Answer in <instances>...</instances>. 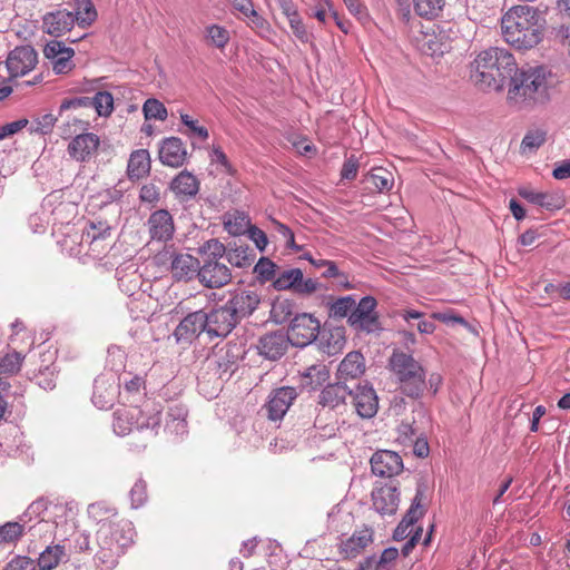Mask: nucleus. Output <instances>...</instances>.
<instances>
[{
    "mask_svg": "<svg viewBox=\"0 0 570 570\" xmlns=\"http://www.w3.org/2000/svg\"><path fill=\"white\" fill-rule=\"evenodd\" d=\"M543 23L538 9L528 4L514 6L501 19L502 37L515 49L529 50L542 40Z\"/></svg>",
    "mask_w": 570,
    "mask_h": 570,
    "instance_id": "obj_1",
    "label": "nucleus"
},
{
    "mask_svg": "<svg viewBox=\"0 0 570 570\" xmlns=\"http://www.w3.org/2000/svg\"><path fill=\"white\" fill-rule=\"evenodd\" d=\"M508 83V100L515 105L543 104L554 85L552 72L544 66H527L511 72Z\"/></svg>",
    "mask_w": 570,
    "mask_h": 570,
    "instance_id": "obj_2",
    "label": "nucleus"
},
{
    "mask_svg": "<svg viewBox=\"0 0 570 570\" xmlns=\"http://www.w3.org/2000/svg\"><path fill=\"white\" fill-rule=\"evenodd\" d=\"M515 70L512 53L498 47L481 51L471 62V80L481 89L500 90Z\"/></svg>",
    "mask_w": 570,
    "mask_h": 570,
    "instance_id": "obj_3",
    "label": "nucleus"
},
{
    "mask_svg": "<svg viewBox=\"0 0 570 570\" xmlns=\"http://www.w3.org/2000/svg\"><path fill=\"white\" fill-rule=\"evenodd\" d=\"M135 529L126 519L102 523L96 532L98 551L95 556L97 570H112L128 547L134 542Z\"/></svg>",
    "mask_w": 570,
    "mask_h": 570,
    "instance_id": "obj_4",
    "label": "nucleus"
},
{
    "mask_svg": "<svg viewBox=\"0 0 570 570\" xmlns=\"http://www.w3.org/2000/svg\"><path fill=\"white\" fill-rule=\"evenodd\" d=\"M161 423V407L147 400L141 406L121 407L114 412L112 428L117 435H127L134 429L150 430L158 434Z\"/></svg>",
    "mask_w": 570,
    "mask_h": 570,
    "instance_id": "obj_5",
    "label": "nucleus"
},
{
    "mask_svg": "<svg viewBox=\"0 0 570 570\" xmlns=\"http://www.w3.org/2000/svg\"><path fill=\"white\" fill-rule=\"evenodd\" d=\"M390 366L397 377L402 394L414 400L422 397L426 389V373L412 355L393 352L390 357Z\"/></svg>",
    "mask_w": 570,
    "mask_h": 570,
    "instance_id": "obj_6",
    "label": "nucleus"
},
{
    "mask_svg": "<svg viewBox=\"0 0 570 570\" xmlns=\"http://www.w3.org/2000/svg\"><path fill=\"white\" fill-rule=\"evenodd\" d=\"M238 305V297H234L224 306L214 308L209 313L205 312L206 334L210 340L226 337L232 332L239 320Z\"/></svg>",
    "mask_w": 570,
    "mask_h": 570,
    "instance_id": "obj_7",
    "label": "nucleus"
},
{
    "mask_svg": "<svg viewBox=\"0 0 570 570\" xmlns=\"http://www.w3.org/2000/svg\"><path fill=\"white\" fill-rule=\"evenodd\" d=\"M377 301L374 296H364L350 313L347 323L356 332L373 334L381 332L382 325L376 312Z\"/></svg>",
    "mask_w": 570,
    "mask_h": 570,
    "instance_id": "obj_8",
    "label": "nucleus"
},
{
    "mask_svg": "<svg viewBox=\"0 0 570 570\" xmlns=\"http://www.w3.org/2000/svg\"><path fill=\"white\" fill-rule=\"evenodd\" d=\"M428 503L429 485L424 480H420L411 507L393 532L394 540L401 541L410 535V528L425 514Z\"/></svg>",
    "mask_w": 570,
    "mask_h": 570,
    "instance_id": "obj_9",
    "label": "nucleus"
},
{
    "mask_svg": "<svg viewBox=\"0 0 570 570\" xmlns=\"http://www.w3.org/2000/svg\"><path fill=\"white\" fill-rule=\"evenodd\" d=\"M320 327V321L312 314L301 313L291 320L286 334L293 346L305 347L317 338Z\"/></svg>",
    "mask_w": 570,
    "mask_h": 570,
    "instance_id": "obj_10",
    "label": "nucleus"
},
{
    "mask_svg": "<svg viewBox=\"0 0 570 570\" xmlns=\"http://www.w3.org/2000/svg\"><path fill=\"white\" fill-rule=\"evenodd\" d=\"M272 285L276 291H293L298 295H311L320 287L316 279H304L301 268H289L281 272Z\"/></svg>",
    "mask_w": 570,
    "mask_h": 570,
    "instance_id": "obj_11",
    "label": "nucleus"
},
{
    "mask_svg": "<svg viewBox=\"0 0 570 570\" xmlns=\"http://www.w3.org/2000/svg\"><path fill=\"white\" fill-rule=\"evenodd\" d=\"M296 396V390L292 386H283L274 390L271 393L267 403L257 413V416H266L273 422L282 420Z\"/></svg>",
    "mask_w": 570,
    "mask_h": 570,
    "instance_id": "obj_12",
    "label": "nucleus"
},
{
    "mask_svg": "<svg viewBox=\"0 0 570 570\" xmlns=\"http://www.w3.org/2000/svg\"><path fill=\"white\" fill-rule=\"evenodd\" d=\"M206 321L203 309L188 313L173 333L176 343L184 346L190 345L202 333H206Z\"/></svg>",
    "mask_w": 570,
    "mask_h": 570,
    "instance_id": "obj_13",
    "label": "nucleus"
},
{
    "mask_svg": "<svg viewBox=\"0 0 570 570\" xmlns=\"http://www.w3.org/2000/svg\"><path fill=\"white\" fill-rule=\"evenodd\" d=\"M230 277L229 268L219 258L205 256L203 265L199 264L198 279L205 287H223L230 281Z\"/></svg>",
    "mask_w": 570,
    "mask_h": 570,
    "instance_id": "obj_14",
    "label": "nucleus"
},
{
    "mask_svg": "<svg viewBox=\"0 0 570 570\" xmlns=\"http://www.w3.org/2000/svg\"><path fill=\"white\" fill-rule=\"evenodd\" d=\"M119 379L114 373H102L94 382L92 403L101 410L110 409L119 394Z\"/></svg>",
    "mask_w": 570,
    "mask_h": 570,
    "instance_id": "obj_15",
    "label": "nucleus"
},
{
    "mask_svg": "<svg viewBox=\"0 0 570 570\" xmlns=\"http://www.w3.org/2000/svg\"><path fill=\"white\" fill-rule=\"evenodd\" d=\"M90 108L99 116L107 117L114 110V97L108 91H98L94 97H76L65 99L60 105V114L69 109Z\"/></svg>",
    "mask_w": 570,
    "mask_h": 570,
    "instance_id": "obj_16",
    "label": "nucleus"
},
{
    "mask_svg": "<svg viewBox=\"0 0 570 570\" xmlns=\"http://www.w3.org/2000/svg\"><path fill=\"white\" fill-rule=\"evenodd\" d=\"M38 62V55L31 46H19L7 57L6 66L11 78L29 73Z\"/></svg>",
    "mask_w": 570,
    "mask_h": 570,
    "instance_id": "obj_17",
    "label": "nucleus"
},
{
    "mask_svg": "<svg viewBox=\"0 0 570 570\" xmlns=\"http://www.w3.org/2000/svg\"><path fill=\"white\" fill-rule=\"evenodd\" d=\"M357 415L362 419H372L379 410V397L375 390L368 383L356 384L350 395Z\"/></svg>",
    "mask_w": 570,
    "mask_h": 570,
    "instance_id": "obj_18",
    "label": "nucleus"
},
{
    "mask_svg": "<svg viewBox=\"0 0 570 570\" xmlns=\"http://www.w3.org/2000/svg\"><path fill=\"white\" fill-rule=\"evenodd\" d=\"M291 338L286 332L277 330L263 335L255 345L258 354L266 360H279L288 350Z\"/></svg>",
    "mask_w": 570,
    "mask_h": 570,
    "instance_id": "obj_19",
    "label": "nucleus"
},
{
    "mask_svg": "<svg viewBox=\"0 0 570 570\" xmlns=\"http://www.w3.org/2000/svg\"><path fill=\"white\" fill-rule=\"evenodd\" d=\"M373 528L364 524L356 529L350 538L341 541L338 552L343 559H354L373 542Z\"/></svg>",
    "mask_w": 570,
    "mask_h": 570,
    "instance_id": "obj_20",
    "label": "nucleus"
},
{
    "mask_svg": "<svg viewBox=\"0 0 570 570\" xmlns=\"http://www.w3.org/2000/svg\"><path fill=\"white\" fill-rule=\"evenodd\" d=\"M370 462L373 474L381 478H392L403 470V461L394 451H377Z\"/></svg>",
    "mask_w": 570,
    "mask_h": 570,
    "instance_id": "obj_21",
    "label": "nucleus"
},
{
    "mask_svg": "<svg viewBox=\"0 0 570 570\" xmlns=\"http://www.w3.org/2000/svg\"><path fill=\"white\" fill-rule=\"evenodd\" d=\"M147 226L153 240L168 242L174 236V219L167 209H158L151 213Z\"/></svg>",
    "mask_w": 570,
    "mask_h": 570,
    "instance_id": "obj_22",
    "label": "nucleus"
},
{
    "mask_svg": "<svg viewBox=\"0 0 570 570\" xmlns=\"http://www.w3.org/2000/svg\"><path fill=\"white\" fill-rule=\"evenodd\" d=\"M373 508L381 515H392L400 504V491L393 484H385L372 492Z\"/></svg>",
    "mask_w": 570,
    "mask_h": 570,
    "instance_id": "obj_23",
    "label": "nucleus"
},
{
    "mask_svg": "<svg viewBox=\"0 0 570 570\" xmlns=\"http://www.w3.org/2000/svg\"><path fill=\"white\" fill-rule=\"evenodd\" d=\"M352 387H350L345 382L338 380L337 382L330 383L322 389L318 394V404L331 410L338 409L342 405H346V401L350 399Z\"/></svg>",
    "mask_w": 570,
    "mask_h": 570,
    "instance_id": "obj_24",
    "label": "nucleus"
},
{
    "mask_svg": "<svg viewBox=\"0 0 570 570\" xmlns=\"http://www.w3.org/2000/svg\"><path fill=\"white\" fill-rule=\"evenodd\" d=\"M519 195L529 203L549 212L559 210L566 205V198L562 191L541 193L522 188L519 190Z\"/></svg>",
    "mask_w": 570,
    "mask_h": 570,
    "instance_id": "obj_25",
    "label": "nucleus"
},
{
    "mask_svg": "<svg viewBox=\"0 0 570 570\" xmlns=\"http://www.w3.org/2000/svg\"><path fill=\"white\" fill-rule=\"evenodd\" d=\"M170 257V272L176 281L187 282L198 277L199 261L196 257L184 253H173Z\"/></svg>",
    "mask_w": 570,
    "mask_h": 570,
    "instance_id": "obj_26",
    "label": "nucleus"
},
{
    "mask_svg": "<svg viewBox=\"0 0 570 570\" xmlns=\"http://www.w3.org/2000/svg\"><path fill=\"white\" fill-rule=\"evenodd\" d=\"M75 22L72 11L57 10L43 17L42 28L50 36L61 37L72 29Z\"/></svg>",
    "mask_w": 570,
    "mask_h": 570,
    "instance_id": "obj_27",
    "label": "nucleus"
},
{
    "mask_svg": "<svg viewBox=\"0 0 570 570\" xmlns=\"http://www.w3.org/2000/svg\"><path fill=\"white\" fill-rule=\"evenodd\" d=\"M170 190L179 202L191 200L199 191V180L189 171H180L171 180Z\"/></svg>",
    "mask_w": 570,
    "mask_h": 570,
    "instance_id": "obj_28",
    "label": "nucleus"
},
{
    "mask_svg": "<svg viewBox=\"0 0 570 570\" xmlns=\"http://www.w3.org/2000/svg\"><path fill=\"white\" fill-rule=\"evenodd\" d=\"M88 126V121L75 117L60 127V136L63 140H71V142H100L97 135L86 132Z\"/></svg>",
    "mask_w": 570,
    "mask_h": 570,
    "instance_id": "obj_29",
    "label": "nucleus"
},
{
    "mask_svg": "<svg viewBox=\"0 0 570 570\" xmlns=\"http://www.w3.org/2000/svg\"><path fill=\"white\" fill-rule=\"evenodd\" d=\"M365 372V358L361 352L353 351L345 355L337 368V380L343 382L356 380Z\"/></svg>",
    "mask_w": 570,
    "mask_h": 570,
    "instance_id": "obj_30",
    "label": "nucleus"
},
{
    "mask_svg": "<svg viewBox=\"0 0 570 570\" xmlns=\"http://www.w3.org/2000/svg\"><path fill=\"white\" fill-rule=\"evenodd\" d=\"M66 508L61 504H49L45 499H38L33 501L20 517V520L28 527L32 519L56 518L60 513H63Z\"/></svg>",
    "mask_w": 570,
    "mask_h": 570,
    "instance_id": "obj_31",
    "label": "nucleus"
},
{
    "mask_svg": "<svg viewBox=\"0 0 570 570\" xmlns=\"http://www.w3.org/2000/svg\"><path fill=\"white\" fill-rule=\"evenodd\" d=\"M187 409L184 405L169 406L166 414L165 432L175 436L187 434Z\"/></svg>",
    "mask_w": 570,
    "mask_h": 570,
    "instance_id": "obj_32",
    "label": "nucleus"
},
{
    "mask_svg": "<svg viewBox=\"0 0 570 570\" xmlns=\"http://www.w3.org/2000/svg\"><path fill=\"white\" fill-rule=\"evenodd\" d=\"M150 171V156L148 150L139 149L132 151L127 166L128 177L134 179H140L147 176Z\"/></svg>",
    "mask_w": 570,
    "mask_h": 570,
    "instance_id": "obj_33",
    "label": "nucleus"
},
{
    "mask_svg": "<svg viewBox=\"0 0 570 570\" xmlns=\"http://www.w3.org/2000/svg\"><path fill=\"white\" fill-rule=\"evenodd\" d=\"M224 228L232 236H246L249 234V217L239 210L225 213L223 217Z\"/></svg>",
    "mask_w": 570,
    "mask_h": 570,
    "instance_id": "obj_34",
    "label": "nucleus"
},
{
    "mask_svg": "<svg viewBox=\"0 0 570 570\" xmlns=\"http://www.w3.org/2000/svg\"><path fill=\"white\" fill-rule=\"evenodd\" d=\"M67 559L66 549L61 544L47 546L37 559L39 570H52Z\"/></svg>",
    "mask_w": 570,
    "mask_h": 570,
    "instance_id": "obj_35",
    "label": "nucleus"
},
{
    "mask_svg": "<svg viewBox=\"0 0 570 570\" xmlns=\"http://www.w3.org/2000/svg\"><path fill=\"white\" fill-rule=\"evenodd\" d=\"M189 156L184 145H160L159 159L169 167L183 166Z\"/></svg>",
    "mask_w": 570,
    "mask_h": 570,
    "instance_id": "obj_36",
    "label": "nucleus"
},
{
    "mask_svg": "<svg viewBox=\"0 0 570 570\" xmlns=\"http://www.w3.org/2000/svg\"><path fill=\"white\" fill-rule=\"evenodd\" d=\"M353 524V515L340 504L333 507L327 513V529L336 533H345Z\"/></svg>",
    "mask_w": 570,
    "mask_h": 570,
    "instance_id": "obj_37",
    "label": "nucleus"
},
{
    "mask_svg": "<svg viewBox=\"0 0 570 570\" xmlns=\"http://www.w3.org/2000/svg\"><path fill=\"white\" fill-rule=\"evenodd\" d=\"M88 515L94 520L98 528L106 522H115L119 520L118 513L114 507L108 505L105 502L91 503L88 507Z\"/></svg>",
    "mask_w": 570,
    "mask_h": 570,
    "instance_id": "obj_38",
    "label": "nucleus"
},
{
    "mask_svg": "<svg viewBox=\"0 0 570 570\" xmlns=\"http://www.w3.org/2000/svg\"><path fill=\"white\" fill-rule=\"evenodd\" d=\"M73 17L82 28L90 26L97 18L91 0H73Z\"/></svg>",
    "mask_w": 570,
    "mask_h": 570,
    "instance_id": "obj_39",
    "label": "nucleus"
},
{
    "mask_svg": "<svg viewBox=\"0 0 570 570\" xmlns=\"http://www.w3.org/2000/svg\"><path fill=\"white\" fill-rule=\"evenodd\" d=\"M180 120L184 125L185 129H179V131L187 136L190 139L206 140L208 138V129L200 125L198 120L193 119L187 114H180Z\"/></svg>",
    "mask_w": 570,
    "mask_h": 570,
    "instance_id": "obj_40",
    "label": "nucleus"
},
{
    "mask_svg": "<svg viewBox=\"0 0 570 570\" xmlns=\"http://www.w3.org/2000/svg\"><path fill=\"white\" fill-rule=\"evenodd\" d=\"M248 250V246L243 244L240 239L238 242L234 240L228 244V249L226 252L227 261L236 267L247 266L249 261Z\"/></svg>",
    "mask_w": 570,
    "mask_h": 570,
    "instance_id": "obj_41",
    "label": "nucleus"
},
{
    "mask_svg": "<svg viewBox=\"0 0 570 570\" xmlns=\"http://www.w3.org/2000/svg\"><path fill=\"white\" fill-rule=\"evenodd\" d=\"M366 181L373 185L375 190L379 193L387 191L393 186V175L382 168H373L371 173L366 176Z\"/></svg>",
    "mask_w": 570,
    "mask_h": 570,
    "instance_id": "obj_42",
    "label": "nucleus"
},
{
    "mask_svg": "<svg viewBox=\"0 0 570 570\" xmlns=\"http://www.w3.org/2000/svg\"><path fill=\"white\" fill-rule=\"evenodd\" d=\"M295 304L287 298H278L272 304L271 317L276 324H283L291 320L294 314Z\"/></svg>",
    "mask_w": 570,
    "mask_h": 570,
    "instance_id": "obj_43",
    "label": "nucleus"
},
{
    "mask_svg": "<svg viewBox=\"0 0 570 570\" xmlns=\"http://www.w3.org/2000/svg\"><path fill=\"white\" fill-rule=\"evenodd\" d=\"M445 0H413L415 12L423 18L432 19L443 10Z\"/></svg>",
    "mask_w": 570,
    "mask_h": 570,
    "instance_id": "obj_44",
    "label": "nucleus"
},
{
    "mask_svg": "<svg viewBox=\"0 0 570 570\" xmlns=\"http://www.w3.org/2000/svg\"><path fill=\"white\" fill-rule=\"evenodd\" d=\"M27 525L20 519L14 522H7L0 525V544L17 541L26 531Z\"/></svg>",
    "mask_w": 570,
    "mask_h": 570,
    "instance_id": "obj_45",
    "label": "nucleus"
},
{
    "mask_svg": "<svg viewBox=\"0 0 570 570\" xmlns=\"http://www.w3.org/2000/svg\"><path fill=\"white\" fill-rule=\"evenodd\" d=\"M277 265L268 257H261L253 268L257 279L264 284L276 278Z\"/></svg>",
    "mask_w": 570,
    "mask_h": 570,
    "instance_id": "obj_46",
    "label": "nucleus"
},
{
    "mask_svg": "<svg viewBox=\"0 0 570 570\" xmlns=\"http://www.w3.org/2000/svg\"><path fill=\"white\" fill-rule=\"evenodd\" d=\"M355 304V299L352 295L340 297L330 304V316L334 318H348Z\"/></svg>",
    "mask_w": 570,
    "mask_h": 570,
    "instance_id": "obj_47",
    "label": "nucleus"
},
{
    "mask_svg": "<svg viewBox=\"0 0 570 570\" xmlns=\"http://www.w3.org/2000/svg\"><path fill=\"white\" fill-rule=\"evenodd\" d=\"M57 524L58 521L56 518L41 517V519H39L35 524H28L26 530L31 532L32 537H45L46 539H50Z\"/></svg>",
    "mask_w": 570,
    "mask_h": 570,
    "instance_id": "obj_48",
    "label": "nucleus"
},
{
    "mask_svg": "<svg viewBox=\"0 0 570 570\" xmlns=\"http://www.w3.org/2000/svg\"><path fill=\"white\" fill-rule=\"evenodd\" d=\"M328 379V371L325 365H313L309 366L303 374L305 385H309L312 390H315L318 385L324 383Z\"/></svg>",
    "mask_w": 570,
    "mask_h": 570,
    "instance_id": "obj_49",
    "label": "nucleus"
},
{
    "mask_svg": "<svg viewBox=\"0 0 570 570\" xmlns=\"http://www.w3.org/2000/svg\"><path fill=\"white\" fill-rule=\"evenodd\" d=\"M142 111L146 120H165L168 116L165 105L156 98H148L144 102Z\"/></svg>",
    "mask_w": 570,
    "mask_h": 570,
    "instance_id": "obj_50",
    "label": "nucleus"
},
{
    "mask_svg": "<svg viewBox=\"0 0 570 570\" xmlns=\"http://www.w3.org/2000/svg\"><path fill=\"white\" fill-rule=\"evenodd\" d=\"M110 235V226L106 222H90L89 227L83 233V239L89 243H95L99 239H105Z\"/></svg>",
    "mask_w": 570,
    "mask_h": 570,
    "instance_id": "obj_51",
    "label": "nucleus"
},
{
    "mask_svg": "<svg viewBox=\"0 0 570 570\" xmlns=\"http://www.w3.org/2000/svg\"><path fill=\"white\" fill-rule=\"evenodd\" d=\"M23 357L20 353L13 352L4 355L0 360V373L6 375H12L19 372Z\"/></svg>",
    "mask_w": 570,
    "mask_h": 570,
    "instance_id": "obj_52",
    "label": "nucleus"
},
{
    "mask_svg": "<svg viewBox=\"0 0 570 570\" xmlns=\"http://www.w3.org/2000/svg\"><path fill=\"white\" fill-rule=\"evenodd\" d=\"M130 502L134 509H138L144 505L147 501V483L142 479H138L132 485L130 492Z\"/></svg>",
    "mask_w": 570,
    "mask_h": 570,
    "instance_id": "obj_53",
    "label": "nucleus"
},
{
    "mask_svg": "<svg viewBox=\"0 0 570 570\" xmlns=\"http://www.w3.org/2000/svg\"><path fill=\"white\" fill-rule=\"evenodd\" d=\"M125 351L119 346L109 347L107 363L110 365V371L108 373H114L117 376V372H119L125 366Z\"/></svg>",
    "mask_w": 570,
    "mask_h": 570,
    "instance_id": "obj_54",
    "label": "nucleus"
},
{
    "mask_svg": "<svg viewBox=\"0 0 570 570\" xmlns=\"http://www.w3.org/2000/svg\"><path fill=\"white\" fill-rule=\"evenodd\" d=\"M99 145H68L67 151L70 158L77 161L88 160L97 150Z\"/></svg>",
    "mask_w": 570,
    "mask_h": 570,
    "instance_id": "obj_55",
    "label": "nucleus"
},
{
    "mask_svg": "<svg viewBox=\"0 0 570 570\" xmlns=\"http://www.w3.org/2000/svg\"><path fill=\"white\" fill-rule=\"evenodd\" d=\"M57 118L52 114H45L32 121L28 128L30 132L46 135L51 131Z\"/></svg>",
    "mask_w": 570,
    "mask_h": 570,
    "instance_id": "obj_56",
    "label": "nucleus"
},
{
    "mask_svg": "<svg viewBox=\"0 0 570 570\" xmlns=\"http://www.w3.org/2000/svg\"><path fill=\"white\" fill-rule=\"evenodd\" d=\"M207 38L215 47L223 48L229 40V33L225 28L213 24L207 28Z\"/></svg>",
    "mask_w": 570,
    "mask_h": 570,
    "instance_id": "obj_57",
    "label": "nucleus"
},
{
    "mask_svg": "<svg viewBox=\"0 0 570 570\" xmlns=\"http://www.w3.org/2000/svg\"><path fill=\"white\" fill-rule=\"evenodd\" d=\"M71 49L70 47H67L63 42L61 41H58V40H51L49 41L45 48H43V55L47 59L49 60H55L57 59L58 57L62 56L63 53L68 52L70 53L71 52Z\"/></svg>",
    "mask_w": 570,
    "mask_h": 570,
    "instance_id": "obj_58",
    "label": "nucleus"
},
{
    "mask_svg": "<svg viewBox=\"0 0 570 570\" xmlns=\"http://www.w3.org/2000/svg\"><path fill=\"white\" fill-rule=\"evenodd\" d=\"M73 55L75 51L71 49L70 53L66 52L57 59L52 60L51 63L55 73L62 75L69 72L75 66L72 62Z\"/></svg>",
    "mask_w": 570,
    "mask_h": 570,
    "instance_id": "obj_59",
    "label": "nucleus"
},
{
    "mask_svg": "<svg viewBox=\"0 0 570 570\" xmlns=\"http://www.w3.org/2000/svg\"><path fill=\"white\" fill-rule=\"evenodd\" d=\"M348 11L362 23L370 20L366 7L361 0H343Z\"/></svg>",
    "mask_w": 570,
    "mask_h": 570,
    "instance_id": "obj_60",
    "label": "nucleus"
},
{
    "mask_svg": "<svg viewBox=\"0 0 570 570\" xmlns=\"http://www.w3.org/2000/svg\"><path fill=\"white\" fill-rule=\"evenodd\" d=\"M289 27L294 36L302 42L306 43L309 41V33L307 32L299 14L293 16L288 19Z\"/></svg>",
    "mask_w": 570,
    "mask_h": 570,
    "instance_id": "obj_61",
    "label": "nucleus"
},
{
    "mask_svg": "<svg viewBox=\"0 0 570 570\" xmlns=\"http://www.w3.org/2000/svg\"><path fill=\"white\" fill-rule=\"evenodd\" d=\"M139 198L142 203L156 205L160 199V190L154 184H146L140 188Z\"/></svg>",
    "mask_w": 570,
    "mask_h": 570,
    "instance_id": "obj_62",
    "label": "nucleus"
},
{
    "mask_svg": "<svg viewBox=\"0 0 570 570\" xmlns=\"http://www.w3.org/2000/svg\"><path fill=\"white\" fill-rule=\"evenodd\" d=\"M548 139L550 137L543 126H533L527 131L521 142H544Z\"/></svg>",
    "mask_w": 570,
    "mask_h": 570,
    "instance_id": "obj_63",
    "label": "nucleus"
},
{
    "mask_svg": "<svg viewBox=\"0 0 570 570\" xmlns=\"http://www.w3.org/2000/svg\"><path fill=\"white\" fill-rule=\"evenodd\" d=\"M35 561L28 557H17L9 562L6 570H35Z\"/></svg>",
    "mask_w": 570,
    "mask_h": 570,
    "instance_id": "obj_64",
    "label": "nucleus"
}]
</instances>
